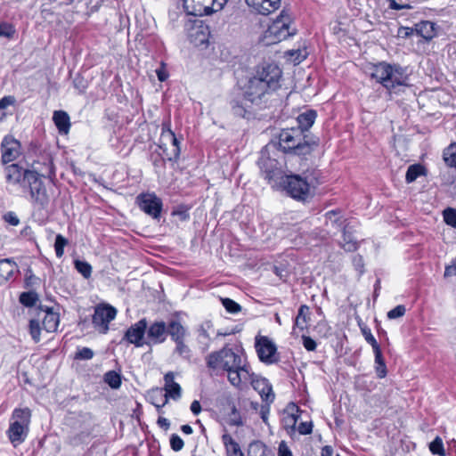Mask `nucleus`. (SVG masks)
<instances>
[{"label": "nucleus", "instance_id": "obj_1", "mask_svg": "<svg viewBox=\"0 0 456 456\" xmlns=\"http://www.w3.org/2000/svg\"><path fill=\"white\" fill-rule=\"evenodd\" d=\"M370 76L380 83L389 94H398L411 86L407 69L399 64L379 62L373 66Z\"/></svg>", "mask_w": 456, "mask_h": 456}, {"label": "nucleus", "instance_id": "obj_2", "mask_svg": "<svg viewBox=\"0 0 456 456\" xmlns=\"http://www.w3.org/2000/svg\"><path fill=\"white\" fill-rule=\"evenodd\" d=\"M278 151L286 154L306 156L319 144V138L302 133L300 128L282 129L276 142Z\"/></svg>", "mask_w": 456, "mask_h": 456}, {"label": "nucleus", "instance_id": "obj_3", "mask_svg": "<svg viewBox=\"0 0 456 456\" xmlns=\"http://www.w3.org/2000/svg\"><path fill=\"white\" fill-rule=\"evenodd\" d=\"M224 357V372L227 373V379L233 387H240L243 382L254 383L255 374L242 353H236L227 346Z\"/></svg>", "mask_w": 456, "mask_h": 456}, {"label": "nucleus", "instance_id": "obj_4", "mask_svg": "<svg viewBox=\"0 0 456 456\" xmlns=\"http://www.w3.org/2000/svg\"><path fill=\"white\" fill-rule=\"evenodd\" d=\"M279 151L275 142H271L261 151L258 160L259 168L265 180L273 186L278 184L283 177L282 163L279 161Z\"/></svg>", "mask_w": 456, "mask_h": 456}, {"label": "nucleus", "instance_id": "obj_5", "mask_svg": "<svg viewBox=\"0 0 456 456\" xmlns=\"http://www.w3.org/2000/svg\"><path fill=\"white\" fill-rule=\"evenodd\" d=\"M284 191L298 201H306L314 195L312 189L318 183L315 178L308 175L304 177L300 175H283L278 183Z\"/></svg>", "mask_w": 456, "mask_h": 456}, {"label": "nucleus", "instance_id": "obj_6", "mask_svg": "<svg viewBox=\"0 0 456 456\" xmlns=\"http://www.w3.org/2000/svg\"><path fill=\"white\" fill-rule=\"evenodd\" d=\"M290 17L284 11L273 20L265 31V38H270L268 44H274L287 39L294 35V31L289 30Z\"/></svg>", "mask_w": 456, "mask_h": 456}, {"label": "nucleus", "instance_id": "obj_7", "mask_svg": "<svg viewBox=\"0 0 456 456\" xmlns=\"http://www.w3.org/2000/svg\"><path fill=\"white\" fill-rule=\"evenodd\" d=\"M188 37L195 46L206 45L209 39V28L200 20H188L185 23Z\"/></svg>", "mask_w": 456, "mask_h": 456}, {"label": "nucleus", "instance_id": "obj_8", "mask_svg": "<svg viewBox=\"0 0 456 456\" xmlns=\"http://www.w3.org/2000/svg\"><path fill=\"white\" fill-rule=\"evenodd\" d=\"M160 142L161 145H159V148L163 150L167 159L169 161H177L181 151L180 142L168 126L166 128V125H163Z\"/></svg>", "mask_w": 456, "mask_h": 456}, {"label": "nucleus", "instance_id": "obj_9", "mask_svg": "<svg viewBox=\"0 0 456 456\" xmlns=\"http://www.w3.org/2000/svg\"><path fill=\"white\" fill-rule=\"evenodd\" d=\"M25 178L27 179L26 187L29 189L32 200L41 208H45L49 203V197L39 175L34 171L33 174H28Z\"/></svg>", "mask_w": 456, "mask_h": 456}, {"label": "nucleus", "instance_id": "obj_10", "mask_svg": "<svg viewBox=\"0 0 456 456\" xmlns=\"http://www.w3.org/2000/svg\"><path fill=\"white\" fill-rule=\"evenodd\" d=\"M273 91L268 84L263 83L261 78L253 77L248 80L244 94L250 103L258 104L265 94Z\"/></svg>", "mask_w": 456, "mask_h": 456}, {"label": "nucleus", "instance_id": "obj_11", "mask_svg": "<svg viewBox=\"0 0 456 456\" xmlns=\"http://www.w3.org/2000/svg\"><path fill=\"white\" fill-rule=\"evenodd\" d=\"M281 70L275 64H265L258 68L256 78H261L262 82L268 84L271 89L277 90L280 87V79L281 77Z\"/></svg>", "mask_w": 456, "mask_h": 456}, {"label": "nucleus", "instance_id": "obj_12", "mask_svg": "<svg viewBox=\"0 0 456 456\" xmlns=\"http://www.w3.org/2000/svg\"><path fill=\"white\" fill-rule=\"evenodd\" d=\"M117 310L110 305H98L94 309L93 315V323L100 329L102 333H106L109 330V323L115 319Z\"/></svg>", "mask_w": 456, "mask_h": 456}, {"label": "nucleus", "instance_id": "obj_13", "mask_svg": "<svg viewBox=\"0 0 456 456\" xmlns=\"http://www.w3.org/2000/svg\"><path fill=\"white\" fill-rule=\"evenodd\" d=\"M140 208L154 219H159L162 211V200L155 194H141L137 197Z\"/></svg>", "mask_w": 456, "mask_h": 456}, {"label": "nucleus", "instance_id": "obj_14", "mask_svg": "<svg viewBox=\"0 0 456 456\" xmlns=\"http://www.w3.org/2000/svg\"><path fill=\"white\" fill-rule=\"evenodd\" d=\"M227 352V346H224L218 351L208 354L206 358V365L210 376H218L224 373V362Z\"/></svg>", "mask_w": 456, "mask_h": 456}, {"label": "nucleus", "instance_id": "obj_15", "mask_svg": "<svg viewBox=\"0 0 456 456\" xmlns=\"http://www.w3.org/2000/svg\"><path fill=\"white\" fill-rule=\"evenodd\" d=\"M147 330V321L145 318L141 319L133 324L125 333L124 339L135 346L140 347L146 344L144 335Z\"/></svg>", "mask_w": 456, "mask_h": 456}, {"label": "nucleus", "instance_id": "obj_16", "mask_svg": "<svg viewBox=\"0 0 456 456\" xmlns=\"http://www.w3.org/2000/svg\"><path fill=\"white\" fill-rule=\"evenodd\" d=\"M253 103L246 97L244 93L239 92L234 94L230 102L231 110L234 116L239 118H248L251 115L250 108Z\"/></svg>", "mask_w": 456, "mask_h": 456}, {"label": "nucleus", "instance_id": "obj_17", "mask_svg": "<svg viewBox=\"0 0 456 456\" xmlns=\"http://www.w3.org/2000/svg\"><path fill=\"white\" fill-rule=\"evenodd\" d=\"M1 151L2 161L4 164L12 162L20 155V142L11 135H6L1 143Z\"/></svg>", "mask_w": 456, "mask_h": 456}, {"label": "nucleus", "instance_id": "obj_18", "mask_svg": "<svg viewBox=\"0 0 456 456\" xmlns=\"http://www.w3.org/2000/svg\"><path fill=\"white\" fill-rule=\"evenodd\" d=\"M256 348L258 357L262 362L267 363L275 362L273 357L276 353V346L268 338L261 337L259 339H256Z\"/></svg>", "mask_w": 456, "mask_h": 456}, {"label": "nucleus", "instance_id": "obj_19", "mask_svg": "<svg viewBox=\"0 0 456 456\" xmlns=\"http://www.w3.org/2000/svg\"><path fill=\"white\" fill-rule=\"evenodd\" d=\"M146 332V345L163 343L167 338V324L164 322H155L150 327L147 326Z\"/></svg>", "mask_w": 456, "mask_h": 456}, {"label": "nucleus", "instance_id": "obj_20", "mask_svg": "<svg viewBox=\"0 0 456 456\" xmlns=\"http://www.w3.org/2000/svg\"><path fill=\"white\" fill-rule=\"evenodd\" d=\"M183 7L189 15L197 17L210 14V0H183Z\"/></svg>", "mask_w": 456, "mask_h": 456}, {"label": "nucleus", "instance_id": "obj_21", "mask_svg": "<svg viewBox=\"0 0 456 456\" xmlns=\"http://www.w3.org/2000/svg\"><path fill=\"white\" fill-rule=\"evenodd\" d=\"M34 171L24 169L18 164H11L5 167L6 180L12 183H19L22 187L26 188V183L28 174H33Z\"/></svg>", "mask_w": 456, "mask_h": 456}, {"label": "nucleus", "instance_id": "obj_22", "mask_svg": "<svg viewBox=\"0 0 456 456\" xmlns=\"http://www.w3.org/2000/svg\"><path fill=\"white\" fill-rule=\"evenodd\" d=\"M326 218V225L331 226L336 231L343 232L349 225L352 224V222L341 215V211L338 209L328 211L325 214Z\"/></svg>", "mask_w": 456, "mask_h": 456}, {"label": "nucleus", "instance_id": "obj_23", "mask_svg": "<svg viewBox=\"0 0 456 456\" xmlns=\"http://www.w3.org/2000/svg\"><path fill=\"white\" fill-rule=\"evenodd\" d=\"M28 427L18 424V422H11L7 430V436L10 442L17 446L21 444L27 437Z\"/></svg>", "mask_w": 456, "mask_h": 456}, {"label": "nucleus", "instance_id": "obj_24", "mask_svg": "<svg viewBox=\"0 0 456 456\" xmlns=\"http://www.w3.org/2000/svg\"><path fill=\"white\" fill-rule=\"evenodd\" d=\"M174 373L172 371L167 372L164 376L165 386L164 390L166 391L164 397L172 398L177 400L181 397L182 389L178 383L175 382Z\"/></svg>", "mask_w": 456, "mask_h": 456}, {"label": "nucleus", "instance_id": "obj_25", "mask_svg": "<svg viewBox=\"0 0 456 456\" xmlns=\"http://www.w3.org/2000/svg\"><path fill=\"white\" fill-rule=\"evenodd\" d=\"M247 4L258 13L267 15L279 8L281 0H248Z\"/></svg>", "mask_w": 456, "mask_h": 456}, {"label": "nucleus", "instance_id": "obj_26", "mask_svg": "<svg viewBox=\"0 0 456 456\" xmlns=\"http://www.w3.org/2000/svg\"><path fill=\"white\" fill-rule=\"evenodd\" d=\"M18 272L17 264L11 258L0 260V284L10 281L14 273Z\"/></svg>", "mask_w": 456, "mask_h": 456}, {"label": "nucleus", "instance_id": "obj_27", "mask_svg": "<svg viewBox=\"0 0 456 456\" xmlns=\"http://www.w3.org/2000/svg\"><path fill=\"white\" fill-rule=\"evenodd\" d=\"M354 232V227L353 224L342 232V240L339 242V245L347 252H354L359 247L358 241L353 236Z\"/></svg>", "mask_w": 456, "mask_h": 456}, {"label": "nucleus", "instance_id": "obj_28", "mask_svg": "<svg viewBox=\"0 0 456 456\" xmlns=\"http://www.w3.org/2000/svg\"><path fill=\"white\" fill-rule=\"evenodd\" d=\"M40 310L45 311V314L43 319V327L47 332H53L57 330L60 319L59 314L51 308L40 306Z\"/></svg>", "mask_w": 456, "mask_h": 456}, {"label": "nucleus", "instance_id": "obj_29", "mask_svg": "<svg viewBox=\"0 0 456 456\" xmlns=\"http://www.w3.org/2000/svg\"><path fill=\"white\" fill-rule=\"evenodd\" d=\"M53 120L57 126L59 133L67 134L70 127L69 116L66 111L55 110L53 112Z\"/></svg>", "mask_w": 456, "mask_h": 456}, {"label": "nucleus", "instance_id": "obj_30", "mask_svg": "<svg viewBox=\"0 0 456 456\" xmlns=\"http://www.w3.org/2000/svg\"><path fill=\"white\" fill-rule=\"evenodd\" d=\"M256 378V377L255 376V381L252 383L255 389H259L260 387H262L260 389V395L266 403L270 404L274 400V394L273 392L272 386L268 384L265 379L257 380Z\"/></svg>", "mask_w": 456, "mask_h": 456}, {"label": "nucleus", "instance_id": "obj_31", "mask_svg": "<svg viewBox=\"0 0 456 456\" xmlns=\"http://www.w3.org/2000/svg\"><path fill=\"white\" fill-rule=\"evenodd\" d=\"M415 31L426 40H431L436 37V24L432 21L424 20L416 24Z\"/></svg>", "mask_w": 456, "mask_h": 456}, {"label": "nucleus", "instance_id": "obj_32", "mask_svg": "<svg viewBox=\"0 0 456 456\" xmlns=\"http://www.w3.org/2000/svg\"><path fill=\"white\" fill-rule=\"evenodd\" d=\"M186 330L183 326L175 319H172L168 322L167 325V335H170L171 338L175 340H179L180 338H184Z\"/></svg>", "mask_w": 456, "mask_h": 456}, {"label": "nucleus", "instance_id": "obj_33", "mask_svg": "<svg viewBox=\"0 0 456 456\" xmlns=\"http://www.w3.org/2000/svg\"><path fill=\"white\" fill-rule=\"evenodd\" d=\"M148 397L151 403L157 408L158 412L162 413L161 408L168 403V399L164 397L162 389L159 387L151 389L148 394Z\"/></svg>", "mask_w": 456, "mask_h": 456}, {"label": "nucleus", "instance_id": "obj_34", "mask_svg": "<svg viewBox=\"0 0 456 456\" xmlns=\"http://www.w3.org/2000/svg\"><path fill=\"white\" fill-rule=\"evenodd\" d=\"M315 118L316 112L314 110H307L300 114L297 118L298 124L297 128H300L305 134L314 125Z\"/></svg>", "mask_w": 456, "mask_h": 456}, {"label": "nucleus", "instance_id": "obj_35", "mask_svg": "<svg viewBox=\"0 0 456 456\" xmlns=\"http://www.w3.org/2000/svg\"><path fill=\"white\" fill-rule=\"evenodd\" d=\"M222 441L225 446L227 456L244 455L239 444L229 434H224Z\"/></svg>", "mask_w": 456, "mask_h": 456}, {"label": "nucleus", "instance_id": "obj_36", "mask_svg": "<svg viewBox=\"0 0 456 456\" xmlns=\"http://www.w3.org/2000/svg\"><path fill=\"white\" fill-rule=\"evenodd\" d=\"M31 411L28 408H17L12 411L11 422H18V424L28 427L30 423Z\"/></svg>", "mask_w": 456, "mask_h": 456}, {"label": "nucleus", "instance_id": "obj_37", "mask_svg": "<svg viewBox=\"0 0 456 456\" xmlns=\"http://www.w3.org/2000/svg\"><path fill=\"white\" fill-rule=\"evenodd\" d=\"M443 158L447 166L456 168V143H452L444 151Z\"/></svg>", "mask_w": 456, "mask_h": 456}, {"label": "nucleus", "instance_id": "obj_38", "mask_svg": "<svg viewBox=\"0 0 456 456\" xmlns=\"http://www.w3.org/2000/svg\"><path fill=\"white\" fill-rule=\"evenodd\" d=\"M424 173V167L421 165H411L406 172L405 180L408 183L414 182Z\"/></svg>", "mask_w": 456, "mask_h": 456}, {"label": "nucleus", "instance_id": "obj_39", "mask_svg": "<svg viewBox=\"0 0 456 456\" xmlns=\"http://www.w3.org/2000/svg\"><path fill=\"white\" fill-rule=\"evenodd\" d=\"M104 381L113 389H117L121 385V376L114 370H110L104 374Z\"/></svg>", "mask_w": 456, "mask_h": 456}, {"label": "nucleus", "instance_id": "obj_40", "mask_svg": "<svg viewBox=\"0 0 456 456\" xmlns=\"http://www.w3.org/2000/svg\"><path fill=\"white\" fill-rule=\"evenodd\" d=\"M38 300V296L35 291L22 292L20 295V302L27 307L35 305Z\"/></svg>", "mask_w": 456, "mask_h": 456}, {"label": "nucleus", "instance_id": "obj_41", "mask_svg": "<svg viewBox=\"0 0 456 456\" xmlns=\"http://www.w3.org/2000/svg\"><path fill=\"white\" fill-rule=\"evenodd\" d=\"M29 333L35 343L40 341V323L38 320L31 319L28 324Z\"/></svg>", "mask_w": 456, "mask_h": 456}, {"label": "nucleus", "instance_id": "obj_42", "mask_svg": "<svg viewBox=\"0 0 456 456\" xmlns=\"http://www.w3.org/2000/svg\"><path fill=\"white\" fill-rule=\"evenodd\" d=\"M75 267L78 273H80L84 278L88 279L92 273V266L86 261L75 260Z\"/></svg>", "mask_w": 456, "mask_h": 456}, {"label": "nucleus", "instance_id": "obj_43", "mask_svg": "<svg viewBox=\"0 0 456 456\" xmlns=\"http://www.w3.org/2000/svg\"><path fill=\"white\" fill-rule=\"evenodd\" d=\"M248 456H267L265 445L259 442L251 443L249 444Z\"/></svg>", "mask_w": 456, "mask_h": 456}, {"label": "nucleus", "instance_id": "obj_44", "mask_svg": "<svg viewBox=\"0 0 456 456\" xmlns=\"http://www.w3.org/2000/svg\"><path fill=\"white\" fill-rule=\"evenodd\" d=\"M309 308L305 305H303L299 307L298 314L295 320V326L303 330L304 324L306 322V313Z\"/></svg>", "mask_w": 456, "mask_h": 456}, {"label": "nucleus", "instance_id": "obj_45", "mask_svg": "<svg viewBox=\"0 0 456 456\" xmlns=\"http://www.w3.org/2000/svg\"><path fill=\"white\" fill-rule=\"evenodd\" d=\"M68 240L62 235L58 234L55 238L54 249L57 257H61L64 254V247L68 245Z\"/></svg>", "mask_w": 456, "mask_h": 456}, {"label": "nucleus", "instance_id": "obj_46", "mask_svg": "<svg viewBox=\"0 0 456 456\" xmlns=\"http://www.w3.org/2000/svg\"><path fill=\"white\" fill-rule=\"evenodd\" d=\"M429 449L433 454L440 456H445L444 444L439 436H436L433 442L429 444Z\"/></svg>", "mask_w": 456, "mask_h": 456}, {"label": "nucleus", "instance_id": "obj_47", "mask_svg": "<svg viewBox=\"0 0 456 456\" xmlns=\"http://www.w3.org/2000/svg\"><path fill=\"white\" fill-rule=\"evenodd\" d=\"M221 301L226 311L231 314H237L241 310V306L231 298H221Z\"/></svg>", "mask_w": 456, "mask_h": 456}, {"label": "nucleus", "instance_id": "obj_48", "mask_svg": "<svg viewBox=\"0 0 456 456\" xmlns=\"http://www.w3.org/2000/svg\"><path fill=\"white\" fill-rule=\"evenodd\" d=\"M373 351H374V354H375V362L378 365L382 367V370H380V373H379V378L382 379L387 375V368H386V364H385V362L382 357L380 346H377V347L373 348Z\"/></svg>", "mask_w": 456, "mask_h": 456}, {"label": "nucleus", "instance_id": "obj_49", "mask_svg": "<svg viewBox=\"0 0 456 456\" xmlns=\"http://www.w3.org/2000/svg\"><path fill=\"white\" fill-rule=\"evenodd\" d=\"M228 423L231 426H237V427H240V426L243 425V421H242V419L240 417V414L237 411V409H236V407L234 405L232 407V411L229 413Z\"/></svg>", "mask_w": 456, "mask_h": 456}, {"label": "nucleus", "instance_id": "obj_50", "mask_svg": "<svg viewBox=\"0 0 456 456\" xmlns=\"http://www.w3.org/2000/svg\"><path fill=\"white\" fill-rule=\"evenodd\" d=\"M444 220L446 224L455 228L456 227V209L448 208L444 210Z\"/></svg>", "mask_w": 456, "mask_h": 456}, {"label": "nucleus", "instance_id": "obj_51", "mask_svg": "<svg viewBox=\"0 0 456 456\" xmlns=\"http://www.w3.org/2000/svg\"><path fill=\"white\" fill-rule=\"evenodd\" d=\"M297 419H298V416L296 413H294V412L289 413L287 416H285L282 419L284 428L286 429L290 428L291 431H294L295 428H296V424L297 422Z\"/></svg>", "mask_w": 456, "mask_h": 456}, {"label": "nucleus", "instance_id": "obj_52", "mask_svg": "<svg viewBox=\"0 0 456 456\" xmlns=\"http://www.w3.org/2000/svg\"><path fill=\"white\" fill-rule=\"evenodd\" d=\"M94 351L88 347L78 349L75 354V359L77 360H90L94 357Z\"/></svg>", "mask_w": 456, "mask_h": 456}, {"label": "nucleus", "instance_id": "obj_53", "mask_svg": "<svg viewBox=\"0 0 456 456\" xmlns=\"http://www.w3.org/2000/svg\"><path fill=\"white\" fill-rule=\"evenodd\" d=\"M176 344L175 352L180 355L188 358L190 356V349L183 343V338H180L179 340H175Z\"/></svg>", "mask_w": 456, "mask_h": 456}, {"label": "nucleus", "instance_id": "obj_54", "mask_svg": "<svg viewBox=\"0 0 456 456\" xmlns=\"http://www.w3.org/2000/svg\"><path fill=\"white\" fill-rule=\"evenodd\" d=\"M362 335L364 336L365 340L372 346V349L379 346L377 340L373 337V335L370 332V330L367 328L366 326L361 328Z\"/></svg>", "mask_w": 456, "mask_h": 456}, {"label": "nucleus", "instance_id": "obj_55", "mask_svg": "<svg viewBox=\"0 0 456 456\" xmlns=\"http://www.w3.org/2000/svg\"><path fill=\"white\" fill-rule=\"evenodd\" d=\"M183 439L176 434H173L170 437V446L175 452H179L183 447Z\"/></svg>", "mask_w": 456, "mask_h": 456}, {"label": "nucleus", "instance_id": "obj_56", "mask_svg": "<svg viewBox=\"0 0 456 456\" xmlns=\"http://www.w3.org/2000/svg\"><path fill=\"white\" fill-rule=\"evenodd\" d=\"M14 33L15 30L12 25L4 22L0 23V37L11 38Z\"/></svg>", "mask_w": 456, "mask_h": 456}, {"label": "nucleus", "instance_id": "obj_57", "mask_svg": "<svg viewBox=\"0 0 456 456\" xmlns=\"http://www.w3.org/2000/svg\"><path fill=\"white\" fill-rule=\"evenodd\" d=\"M172 215L178 216L180 221H186L190 216L188 208L184 206H179L177 208L174 209Z\"/></svg>", "mask_w": 456, "mask_h": 456}, {"label": "nucleus", "instance_id": "obj_58", "mask_svg": "<svg viewBox=\"0 0 456 456\" xmlns=\"http://www.w3.org/2000/svg\"><path fill=\"white\" fill-rule=\"evenodd\" d=\"M405 314V307L403 305H399L395 306L394 309L390 310L387 313V317L389 319H395L403 316Z\"/></svg>", "mask_w": 456, "mask_h": 456}, {"label": "nucleus", "instance_id": "obj_59", "mask_svg": "<svg viewBox=\"0 0 456 456\" xmlns=\"http://www.w3.org/2000/svg\"><path fill=\"white\" fill-rule=\"evenodd\" d=\"M352 262L355 270L358 271L360 274H362L364 272V263L362 256L361 255H354L353 256Z\"/></svg>", "mask_w": 456, "mask_h": 456}, {"label": "nucleus", "instance_id": "obj_60", "mask_svg": "<svg viewBox=\"0 0 456 456\" xmlns=\"http://www.w3.org/2000/svg\"><path fill=\"white\" fill-rule=\"evenodd\" d=\"M158 79L161 82L166 81L168 77V72L166 69V64L162 61L160 67L156 69Z\"/></svg>", "mask_w": 456, "mask_h": 456}, {"label": "nucleus", "instance_id": "obj_61", "mask_svg": "<svg viewBox=\"0 0 456 456\" xmlns=\"http://www.w3.org/2000/svg\"><path fill=\"white\" fill-rule=\"evenodd\" d=\"M38 281L39 279L32 273L31 270H28L25 278L26 287H33L38 283Z\"/></svg>", "mask_w": 456, "mask_h": 456}, {"label": "nucleus", "instance_id": "obj_62", "mask_svg": "<svg viewBox=\"0 0 456 456\" xmlns=\"http://www.w3.org/2000/svg\"><path fill=\"white\" fill-rule=\"evenodd\" d=\"M303 345L307 351H314L316 348V342L307 336H303Z\"/></svg>", "mask_w": 456, "mask_h": 456}, {"label": "nucleus", "instance_id": "obj_63", "mask_svg": "<svg viewBox=\"0 0 456 456\" xmlns=\"http://www.w3.org/2000/svg\"><path fill=\"white\" fill-rule=\"evenodd\" d=\"M312 422H301L297 428V430L301 435H309L312 433Z\"/></svg>", "mask_w": 456, "mask_h": 456}, {"label": "nucleus", "instance_id": "obj_64", "mask_svg": "<svg viewBox=\"0 0 456 456\" xmlns=\"http://www.w3.org/2000/svg\"><path fill=\"white\" fill-rule=\"evenodd\" d=\"M279 456H293L291 451L284 441H281L278 448Z\"/></svg>", "mask_w": 456, "mask_h": 456}]
</instances>
